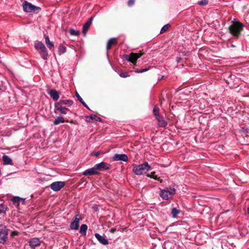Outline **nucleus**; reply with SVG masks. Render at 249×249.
Wrapping results in <instances>:
<instances>
[{
	"label": "nucleus",
	"mask_w": 249,
	"mask_h": 249,
	"mask_svg": "<svg viewBox=\"0 0 249 249\" xmlns=\"http://www.w3.org/2000/svg\"><path fill=\"white\" fill-rule=\"evenodd\" d=\"M73 104V101L70 99H61L58 102L54 103V112H57L62 114H66L70 111L69 107H71Z\"/></svg>",
	"instance_id": "f257e3e1"
},
{
	"label": "nucleus",
	"mask_w": 249,
	"mask_h": 249,
	"mask_svg": "<svg viewBox=\"0 0 249 249\" xmlns=\"http://www.w3.org/2000/svg\"><path fill=\"white\" fill-rule=\"evenodd\" d=\"M244 25L237 19H234L231 24L229 27L230 33L234 36L238 38L243 30Z\"/></svg>",
	"instance_id": "f03ea898"
},
{
	"label": "nucleus",
	"mask_w": 249,
	"mask_h": 249,
	"mask_svg": "<svg viewBox=\"0 0 249 249\" xmlns=\"http://www.w3.org/2000/svg\"><path fill=\"white\" fill-rule=\"evenodd\" d=\"M151 168L150 166L146 161L139 165H134L133 172L137 175H142L146 173Z\"/></svg>",
	"instance_id": "7ed1b4c3"
},
{
	"label": "nucleus",
	"mask_w": 249,
	"mask_h": 249,
	"mask_svg": "<svg viewBox=\"0 0 249 249\" xmlns=\"http://www.w3.org/2000/svg\"><path fill=\"white\" fill-rule=\"evenodd\" d=\"M153 114L158 122V125L160 127H165L167 122L164 119L163 117L160 114L159 107L155 105L153 110Z\"/></svg>",
	"instance_id": "20e7f679"
},
{
	"label": "nucleus",
	"mask_w": 249,
	"mask_h": 249,
	"mask_svg": "<svg viewBox=\"0 0 249 249\" xmlns=\"http://www.w3.org/2000/svg\"><path fill=\"white\" fill-rule=\"evenodd\" d=\"M176 193V190L174 188L169 187L161 190L160 192V196L164 200H169Z\"/></svg>",
	"instance_id": "39448f33"
},
{
	"label": "nucleus",
	"mask_w": 249,
	"mask_h": 249,
	"mask_svg": "<svg viewBox=\"0 0 249 249\" xmlns=\"http://www.w3.org/2000/svg\"><path fill=\"white\" fill-rule=\"evenodd\" d=\"M22 7L24 11L26 13H38L41 10L40 7L36 6L27 1L23 2Z\"/></svg>",
	"instance_id": "423d86ee"
},
{
	"label": "nucleus",
	"mask_w": 249,
	"mask_h": 249,
	"mask_svg": "<svg viewBox=\"0 0 249 249\" xmlns=\"http://www.w3.org/2000/svg\"><path fill=\"white\" fill-rule=\"evenodd\" d=\"M35 47L36 50H40V55L44 60L47 59L48 51L42 41H37L35 43Z\"/></svg>",
	"instance_id": "0eeeda50"
},
{
	"label": "nucleus",
	"mask_w": 249,
	"mask_h": 249,
	"mask_svg": "<svg viewBox=\"0 0 249 249\" xmlns=\"http://www.w3.org/2000/svg\"><path fill=\"white\" fill-rule=\"evenodd\" d=\"M143 55V53L140 51L139 53H131L130 54H124L123 58L129 62H132L136 65L137 59L141 57Z\"/></svg>",
	"instance_id": "6e6552de"
},
{
	"label": "nucleus",
	"mask_w": 249,
	"mask_h": 249,
	"mask_svg": "<svg viewBox=\"0 0 249 249\" xmlns=\"http://www.w3.org/2000/svg\"><path fill=\"white\" fill-rule=\"evenodd\" d=\"M9 231L5 225H0V244H4L7 241Z\"/></svg>",
	"instance_id": "1a4fd4ad"
},
{
	"label": "nucleus",
	"mask_w": 249,
	"mask_h": 249,
	"mask_svg": "<svg viewBox=\"0 0 249 249\" xmlns=\"http://www.w3.org/2000/svg\"><path fill=\"white\" fill-rule=\"evenodd\" d=\"M65 185L66 182L65 181H58L52 183L50 187L53 191L58 192L63 188Z\"/></svg>",
	"instance_id": "9d476101"
},
{
	"label": "nucleus",
	"mask_w": 249,
	"mask_h": 249,
	"mask_svg": "<svg viewBox=\"0 0 249 249\" xmlns=\"http://www.w3.org/2000/svg\"><path fill=\"white\" fill-rule=\"evenodd\" d=\"M95 167L97 170V171H104L109 170L111 168V165L105 162H101L99 163L96 164Z\"/></svg>",
	"instance_id": "9b49d317"
},
{
	"label": "nucleus",
	"mask_w": 249,
	"mask_h": 249,
	"mask_svg": "<svg viewBox=\"0 0 249 249\" xmlns=\"http://www.w3.org/2000/svg\"><path fill=\"white\" fill-rule=\"evenodd\" d=\"M100 174V173L98 172L95 165H94L93 167L91 168H89L85 171H84L83 173V175L85 176H93V175H98Z\"/></svg>",
	"instance_id": "f8f14e48"
},
{
	"label": "nucleus",
	"mask_w": 249,
	"mask_h": 249,
	"mask_svg": "<svg viewBox=\"0 0 249 249\" xmlns=\"http://www.w3.org/2000/svg\"><path fill=\"white\" fill-rule=\"evenodd\" d=\"M80 217L79 214H76L74 219L70 224V228L71 230H77L78 229L79 226V220Z\"/></svg>",
	"instance_id": "ddd939ff"
},
{
	"label": "nucleus",
	"mask_w": 249,
	"mask_h": 249,
	"mask_svg": "<svg viewBox=\"0 0 249 249\" xmlns=\"http://www.w3.org/2000/svg\"><path fill=\"white\" fill-rule=\"evenodd\" d=\"M113 161H119L122 160L124 161H127L128 158L127 156L125 154H115L112 157Z\"/></svg>",
	"instance_id": "4468645a"
},
{
	"label": "nucleus",
	"mask_w": 249,
	"mask_h": 249,
	"mask_svg": "<svg viewBox=\"0 0 249 249\" xmlns=\"http://www.w3.org/2000/svg\"><path fill=\"white\" fill-rule=\"evenodd\" d=\"M48 93L50 95L51 97L54 101H56L58 100L59 98V96L60 94V92L57 90H56L54 89H50Z\"/></svg>",
	"instance_id": "2eb2a0df"
},
{
	"label": "nucleus",
	"mask_w": 249,
	"mask_h": 249,
	"mask_svg": "<svg viewBox=\"0 0 249 249\" xmlns=\"http://www.w3.org/2000/svg\"><path fill=\"white\" fill-rule=\"evenodd\" d=\"M93 18V17H91L90 18H89L88 20L84 24L83 26V33L85 36L86 35L87 32L92 23Z\"/></svg>",
	"instance_id": "dca6fc26"
},
{
	"label": "nucleus",
	"mask_w": 249,
	"mask_h": 249,
	"mask_svg": "<svg viewBox=\"0 0 249 249\" xmlns=\"http://www.w3.org/2000/svg\"><path fill=\"white\" fill-rule=\"evenodd\" d=\"M93 120H95L96 121H98L99 122H103V120L102 118L97 116L96 115H94V114H91L89 116H85V121L87 122L91 123V122H92V121Z\"/></svg>",
	"instance_id": "f3484780"
},
{
	"label": "nucleus",
	"mask_w": 249,
	"mask_h": 249,
	"mask_svg": "<svg viewBox=\"0 0 249 249\" xmlns=\"http://www.w3.org/2000/svg\"><path fill=\"white\" fill-rule=\"evenodd\" d=\"M29 243L30 246L33 249H35L36 247H38L40 245V242L38 238H33L31 239Z\"/></svg>",
	"instance_id": "a211bd4d"
},
{
	"label": "nucleus",
	"mask_w": 249,
	"mask_h": 249,
	"mask_svg": "<svg viewBox=\"0 0 249 249\" xmlns=\"http://www.w3.org/2000/svg\"><path fill=\"white\" fill-rule=\"evenodd\" d=\"M95 236L101 244L104 245H107L108 244V240L105 238L104 236L101 235L100 234L96 233L95 234Z\"/></svg>",
	"instance_id": "6ab92c4d"
},
{
	"label": "nucleus",
	"mask_w": 249,
	"mask_h": 249,
	"mask_svg": "<svg viewBox=\"0 0 249 249\" xmlns=\"http://www.w3.org/2000/svg\"><path fill=\"white\" fill-rule=\"evenodd\" d=\"M117 44V41L116 40V38L115 37H112L107 41L106 49L107 51H108L111 48L113 45H116Z\"/></svg>",
	"instance_id": "aec40b11"
},
{
	"label": "nucleus",
	"mask_w": 249,
	"mask_h": 249,
	"mask_svg": "<svg viewBox=\"0 0 249 249\" xmlns=\"http://www.w3.org/2000/svg\"><path fill=\"white\" fill-rule=\"evenodd\" d=\"M2 160L4 165L13 164L12 159L7 155H4L2 157Z\"/></svg>",
	"instance_id": "412c9836"
},
{
	"label": "nucleus",
	"mask_w": 249,
	"mask_h": 249,
	"mask_svg": "<svg viewBox=\"0 0 249 249\" xmlns=\"http://www.w3.org/2000/svg\"><path fill=\"white\" fill-rule=\"evenodd\" d=\"M44 37L45 39V43L47 47L49 49L51 50L53 48V42L50 41L49 37L48 35H44Z\"/></svg>",
	"instance_id": "4be33fe9"
},
{
	"label": "nucleus",
	"mask_w": 249,
	"mask_h": 249,
	"mask_svg": "<svg viewBox=\"0 0 249 249\" xmlns=\"http://www.w3.org/2000/svg\"><path fill=\"white\" fill-rule=\"evenodd\" d=\"M65 122H68V120L66 121L63 117L59 116H57L55 119V120L53 122V125H57L61 123H64Z\"/></svg>",
	"instance_id": "5701e85b"
},
{
	"label": "nucleus",
	"mask_w": 249,
	"mask_h": 249,
	"mask_svg": "<svg viewBox=\"0 0 249 249\" xmlns=\"http://www.w3.org/2000/svg\"><path fill=\"white\" fill-rule=\"evenodd\" d=\"M21 197L19 196H14L12 199L13 204L16 206H18L20 203Z\"/></svg>",
	"instance_id": "b1692460"
},
{
	"label": "nucleus",
	"mask_w": 249,
	"mask_h": 249,
	"mask_svg": "<svg viewBox=\"0 0 249 249\" xmlns=\"http://www.w3.org/2000/svg\"><path fill=\"white\" fill-rule=\"evenodd\" d=\"M88 229V226L86 224H82L80 227V232L82 235H86V231Z\"/></svg>",
	"instance_id": "393cba45"
},
{
	"label": "nucleus",
	"mask_w": 249,
	"mask_h": 249,
	"mask_svg": "<svg viewBox=\"0 0 249 249\" xmlns=\"http://www.w3.org/2000/svg\"><path fill=\"white\" fill-rule=\"evenodd\" d=\"M180 211L177 209L176 208H173L171 210V214L172 215L173 217L176 218L178 213H179Z\"/></svg>",
	"instance_id": "a878e982"
},
{
	"label": "nucleus",
	"mask_w": 249,
	"mask_h": 249,
	"mask_svg": "<svg viewBox=\"0 0 249 249\" xmlns=\"http://www.w3.org/2000/svg\"><path fill=\"white\" fill-rule=\"evenodd\" d=\"M155 172H152L151 174H147V176L148 177H149L150 178H154L156 180H159V181H160V182H162V179H160L159 178H158L157 177V175H155Z\"/></svg>",
	"instance_id": "bb28decb"
},
{
	"label": "nucleus",
	"mask_w": 249,
	"mask_h": 249,
	"mask_svg": "<svg viewBox=\"0 0 249 249\" xmlns=\"http://www.w3.org/2000/svg\"><path fill=\"white\" fill-rule=\"evenodd\" d=\"M66 47L62 45H60L58 47V53L59 55L64 53L66 52Z\"/></svg>",
	"instance_id": "cd10ccee"
},
{
	"label": "nucleus",
	"mask_w": 249,
	"mask_h": 249,
	"mask_svg": "<svg viewBox=\"0 0 249 249\" xmlns=\"http://www.w3.org/2000/svg\"><path fill=\"white\" fill-rule=\"evenodd\" d=\"M8 210V207L7 206L5 205L4 204H0V214L4 213L5 214L6 211Z\"/></svg>",
	"instance_id": "c85d7f7f"
},
{
	"label": "nucleus",
	"mask_w": 249,
	"mask_h": 249,
	"mask_svg": "<svg viewBox=\"0 0 249 249\" xmlns=\"http://www.w3.org/2000/svg\"><path fill=\"white\" fill-rule=\"evenodd\" d=\"M171 27V25L169 23L164 25L160 31V34H163L166 32L169 28Z\"/></svg>",
	"instance_id": "c756f323"
},
{
	"label": "nucleus",
	"mask_w": 249,
	"mask_h": 249,
	"mask_svg": "<svg viewBox=\"0 0 249 249\" xmlns=\"http://www.w3.org/2000/svg\"><path fill=\"white\" fill-rule=\"evenodd\" d=\"M150 67L142 69H135L134 71L136 73H142L148 71L150 69Z\"/></svg>",
	"instance_id": "7c9ffc66"
},
{
	"label": "nucleus",
	"mask_w": 249,
	"mask_h": 249,
	"mask_svg": "<svg viewBox=\"0 0 249 249\" xmlns=\"http://www.w3.org/2000/svg\"><path fill=\"white\" fill-rule=\"evenodd\" d=\"M70 33L71 35L75 36H77L79 35V32L78 30H75L73 29H70Z\"/></svg>",
	"instance_id": "2f4dec72"
},
{
	"label": "nucleus",
	"mask_w": 249,
	"mask_h": 249,
	"mask_svg": "<svg viewBox=\"0 0 249 249\" xmlns=\"http://www.w3.org/2000/svg\"><path fill=\"white\" fill-rule=\"evenodd\" d=\"M208 3V0H201L198 1V4L201 6H205L207 5Z\"/></svg>",
	"instance_id": "473e14b6"
},
{
	"label": "nucleus",
	"mask_w": 249,
	"mask_h": 249,
	"mask_svg": "<svg viewBox=\"0 0 249 249\" xmlns=\"http://www.w3.org/2000/svg\"><path fill=\"white\" fill-rule=\"evenodd\" d=\"M119 76L122 78H126L130 76L127 72H121L119 74Z\"/></svg>",
	"instance_id": "72a5a7b5"
},
{
	"label": "nucleus",
	"mask_w": 249,
	"mask_h": 249,
	"mask_svg": "<svg viewBox=\"0 0 249 249\" xmlns=\"http://www.w3.org/2000/svg\"><path fill=\"white\" fill-rule=\"evenodd\" d=\"M135 0H129L127 2V5L129 7L133 6L135 3Z\"/></svg>",
	"instance_id": "f704fd0d"
},
{
	"label": "nucleus",
	"mask_w": 249,
	"mask_h": 249,
	"mask_svg": "<svg viewBox=\"0 0 249 249\" xmlns=\"http://www.w3.org/2000/svg\"><path fill=\"white\" fill-rule=\"evenodd\" d=\"M241 130L243 133H245L246 134L249 133V129L248 128L243 127L242 128Z\"/></svg>",
	"instance_id": "c9c22d12"
},
{
	"label": "nucleus",
	"mask_w": 249,
	"mask_h": 249,
	"mask_svg": "<svg viewBox=\"0 0 249 249\" xmlns=\"http://www.w3.org/2000/svg\"><path fill=\"white\" fill-rule=\"evenodd\" d=\"M76 96L77 98V99L78 100V101L81 103V102H82V101H83V99L82 98V97L80 96V95L79 94V93L76 92Z\"/></svg>",
	"instance_id": "e433bc0d"
},
{
	"label": "nucleus",
	"mask_w": 249,
	"mask_h": 249,
	"mask_svg": "<svg viewBox=\"0 0 249 249\" xmlns=\"http://www.w3.org/2000/svg\"><path fill=\"white\" fill-rule=\"evenodd\" d=\"M101 153V152L100 151H98L97 152L92 153L91 154V155H94L95 157H98Z\"/></svg>",
	"instance_id": "4c0bfd02"
},
{
	"label": "nucleus",
	"mask_w": 249,
	"mask_h": 249,
	"mask_svg": "<svg viewBox=\"0 0 249 249\" xmlns=\"http://www.w3.org/2000/svg\"><path fill=\"white\" fill-rule=\"evenodd\" d=\"M82 102H81V103L86 107L88 109H89V110H90V109L89 108V107H88V106L86 104V103L84 101V100L83 101H82Z\"/></svg>",
	"instance_id": "58836bf2"
},
{
	"label": "nucleus",
	"mask_w": 249,
	"mask_h": 249,
	"mask_svg": "<svg viewBox=\"0 0 249 249\" xmlns=\"http://www.w3.org/2000/svg\"><path fill=\"white\" fill-rule=\"evenodd\" d=\"M116 231V228H112L109 231L111 233H114Z\"/></svg>",
	"instance_id": "ea45409f"
},
{
	"label": "nucleus",
	"mask_w": 249,
	"mask_h": 249,
	"mask_svg": "<svg viewBox=\"0 0 249 249\" xmlns=\"http://www.w3.org/2000/svg\"><path fill=\"white\" fill-rule=\"evenodd\" d=\"M182 58H181V57H178L177 58L176 60H177V62H178V63H179V62H180L182 60Z\"/></svg>",
	"instance_id": "a19ab883"
},
{
	"label": "nucleus",
	"mask_w": 249,
	"mask_h": 249,
	"mask_svg": "<svg viewBox=\"0 0 249 249\" xmlns=\"http://www.w3.org/2000/svg\"><path fill=\"white\" fill-rule=\"evenodd\" d=\"M20 203H21L22 204H24L25 203V198H21Z\"/></svg>",
	"instance_id": "79ce46f5"
},
{
	"label": "nucleus",
	"mask_w": 249,
	"mask_h": 249,
	"mask_svg": "<svg viewBox=\"0 0 249 249\" xmlns=\"http://www.w3.org/2000/svg\"><path fill=\"white\" fill-rule=\"evenodd\" d=\"M18 231H16L12 232L11 233L12 236H14L15 235H18Z\"/></svg>",
	"instance_id": "37998d69"
},
{
	"label": "nucleus",
	"mask_w": 249,
	"mask_h": 249,
	"mask_svg": "<svg viewBox=\"0 0 249 249\" xmlns=\"http://www.w3.org/2000/svg\"><path fill=\"white\" fill-rule=\"evenodd\" d=\"M93 208L95 210V211H97L98 208H97V206H93Z\"/></svg>",
	"instance_id": "c03bdc74"
},
{
	"label": "nucleus",
	"mask_w": 249,
	"mask_h": 249,
	"mask_svg": "<svg viewBox=\"0 0 249 249\" xmlns=\"http://www.w3.org/2000/svg\"><path fill=\"white\" fill-rule=\"evenodd\" d=\"M248 213L249 214V207L248 208Z\"/></svg>",
	"instance_id": "a18cd8bd"
},
{
	"label": "nucleus",
	"mask_w": 249,
	"mask_h": 249,
	"mask_svg": "<svg viewBox=\"0 0 249 249\" xmlns=\"http://www.w3.org/2000/svg\"><path fill=\"white\" fill-rule=\"evenodd\" d=\"M70 123H73V121H71V122Z\"/></svg>",
	"instance_id": "49530a36"
}]
</instances>
